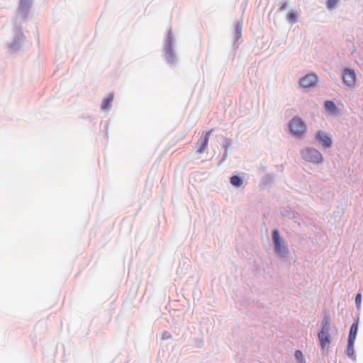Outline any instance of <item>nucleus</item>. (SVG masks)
Wrapping results in <instances>:
<instances>
[{
	"instance_id": "obj_17",
	"label": "nucleus",
	"mask_w": 363,
	"mask_h": 363,
	"mask_svg": "<svg viewBox=\"0 0 363 363\" xmlns=\"http://www.w3.org/2000/svg\"><path fill=\"white\" fill-rule=\"evenodd\" d=\"M337 2H338V0H328L327 8L329 10L334 9L335 7V6L337 5Z\"/></svg>"
},
{
	"instance_id": "obj_16",
	"label": "nucleus",
	"mask_w": 363,
	"mask_h": 363,
	"mask_svg": "<svg viewBox=\"0 0 363 363\" xmlns=\"http://www.w3.org/2000/svg\"><path fill=\"white\" fill-rule=\"evenodd\" d=\"M329 316L326 315L323 321L322 330H329Z\"/></svg>"
},
{
	"instance_id": "obj_1",
	"label": "nucleus",
	"mask_w": 363,
	"mask_h": 363,
	"mask_svg": "<svg viewBox=\"0 0 363 363\" xmlns=\"http://www.w3.org/2000/svg\"><path fill=\"white\" fill-rule=\"evenodd\" d=\"M289 130L294 136L301 138L306 132V125L298 117H294L289 124Z\"/></svg>"
},
{
	"instance_id": "obj_9",
	"label": "nucleus",
	"mask_w": 363,
	"mask_h": 363,
	"mask_svg": "<svg viewBox=\"0 0 363 363\" xmlns=\"http://www.w3.org/2000/svg\"><path fill=\"white\" fill-rule=\"evenodd\" d=\"M298 13L295 11H290L286 15V20L291 24H294L298 21Z\"/></svg>"
},
{
	"instance_id": "obj_10",
	"label": "nucleus",
	"mask_w": 363,
	"mask_h": 363,
	"mask_svg": "<svg viewBox=\"0 0 363 363\" xmlns=\"http://www.w3.org/2000/svg\"><path fill=\"white\" fill-rule=\"evenodd\" d=\"M357 328H358L357 322H356L352 325L350 330L348 341L352 342V341L355 340L357 333Z\"/></svg>"
},
{
	"instance_id": "obj_18",
	"label": "nucleus",
	"mask_w": 363,
	"mask_h": 363,
	"mask_svg": "<svg viewBox=\"0 0 363 363\" xmlns=\"http://www.w3.org/2000/svg\"><path fill=\"white\" fill-rule=\"evenodd\" d=\"M361 300H362V296L360 294H358L355 298V303H356L357 308L360 307Z\"/></svg>"
},
{
	"instance_id": "obj_4",
	"label": "nucleus",
	"mask_w": 363,
	"mask_h": 363,
	"mask_svg": "<svg viewBox=\"0 0 363 363\" xmlns=\"http://www.w3.org/2000/svg\"><path fill=\"white\" fill-rule=\"evenodd\" d=\"M318 79L315 74L309 73L300 79L299 84L304 88L314 86L317 84Z\"/></svg>"
},
{
	"instance_id": "obj_7",
	"label": "nucleus",
	"mask_w": 363,
	"mask_h": 363,
	"mask_svg": "<svg viewBox=\"0 0 363 363\" xmlns=\"http://www.w3.org/2000/svg\"><path fill=\"white\" fill-rule=\"evenodd\" d=\"M318 339L322 349L328 348L330 343L329 330H321L318 333Z\"/></svg>"
},
{
	"instance_id": "obj_6",
	"label": "nucleus",
	"mask_w": 363,
	"mask_h": 363,
	"mask_svg": "<svg viewBox=\"0 0 363 363\" xmlns=\"http://www.w3.org/2000/svg\"><path fill=\"white\" fill-rule=\"evenodd\" d=\"M342 80L344 83L351 87L354 86L356 82L355 72L352 69H345L342 72Z\"/></svg>"
},
{
	"instance_id": "obj_15",
	"label": "nucleus",
	"mask_w": 363,
	"mask_h": 363,
	"mask_svg": "<svg viewBox=\"0 0 363 363\" xmlns=\"http://www.w3.org/2000/svg\"><path fill=\"white\" fill-rule=\"evenodd\" d=\"M325 107L326 110L330 112H335L336 111V106L335 104L331 101H326L325 102Z\"/></svg>"
},
{
	"instance_id": "obj_20",
	"label": "nucleus",
	"mask_w": 363,
	"mask_h": 363,
	"mask_svg": "<svg viewBox=\"0 0 363 363\" xmlns=\"http://www.w3.org/2000/svg\"><path fill=\"white\" fill-rule=\"evenodd\" d=\"M287 8V3H284L280 8V11H284Z\"/></svg>"
},
{
	"instance_id": "obj_11",
	"label": "nucleus",
	"mask_w": 363,
	"mask_h": 363,
	"mask_svg": "<svg viewBox=\"0 0 363 363\" xmlns=\"http://www.w3.org/2000/svg\"><path fill=\"white\" fill-rule=\"evenodd\" d=\"M165 57L167 61L172 62L174 60V53L170 43L165 48Z\"/></svg>"
},
{
	"instance_id": "obj_8",
	"label": "nucleus",
	"mask_w": 363,
	"mask_h": 363,
	"mask_svg": "<svg viewBox=\"0 0 363 363\" xmlns=\"http://www.w3.org/2000/svg\"><path fill=\"white\" fill-rule=\"evenodd\" d=\"M316 139L321 143L322 146L329 147L331 146L330 138L325 135L323 132L319 131L317 133Z\"/></svg>"
},
{
	"instance_id": "obj_19",
	"label": "nucleus",
	"mask_w": 363,
	"mask_h": 363,
	"mask_svg": "<svg viewBox=\"0 0 363 363\" xmlns=\"http://www.w3.org/2000/svg\"><path fill=\"white\" fill-rule=\"evenodd\" d=\"M295 357H296V359H298L299 360H303V354H302L301 351H300V350L295 351Z\"/></svg>"
},
{
	"instance_id": "obj_14",
	"label": "nucleus",
	"mask_w": 363,
	"mask_h": 363,
	"mask_svg": "<svg viewBox=\"0 0 363 363\" xmlns=\"http://www.w3.org/2000/svg\"><path fill=\"white\" fill-rule=\"evenodd\" d=\"M230 184L235 186H240L242 184V179L240 177L234 175L230 178Z\"/></svg>"
},
{
	"instance_id": "obj_2",
	"label": "nucleus",
	"mask_w": 363,
	"mask_h": 363,
	"mask_svg": "<svg viewBox=\"0 0 363 363\" xmlns=\"http://www.w3.org/2000/svg\"><path fill=\"white\" fill-rule=\"evenodd\" d=\"M272 240L274 245V251L281 256H285L288 252V249L284 245V241L283 238L279 235L277 230H273Z\"/></svg>"
},
{
	"instance_id": "obj_5",
	"label": "nucleus",
	"mask_w": 363,
	"mask_h": 363,
	"mask_svg": "<svg viewBox=\"0 0 363 363\" xmlns=\"http://www.w3.org/2000/svg\"><path fill=\"white\" fill-rule=\"evenodd\" d=\"M212 131L213 130H211L208 132H206L205 133H203L201 138L197 142L196 147L197 148V152L199 154L203 153L207 149L209 138Z\"/></svg>"
},
{
	"instance_id": "obj_13",
	"label": "nucleus",
	"mask_w": 363,
	"mask_h": 363,
	"mask_svg": "<svg viewBox=\"0 0 363 363\" xmlns=\"http://www.w3.org/2000/svg\"><path fill=\"white\" fill-rule=\"evenodd\" d=\"M354 341H352V342L351 341H348V346H347V354L351 359H354L355 358L354 351Z\"/></svg>"
},
{
	"instance_id": "obj_3",
	"label": "nucleus",
	"mask_w": 363,
	"mask_h": 363,
	"mask_svg": "<svg viewBox=\"0 0 363 363\" xmlns=\"http://www.w3.org/2000/svg\"><path fill=\"white\" fill-rule=\"evenodd\" d=\"M302 157L307 162L319 163L323 157L320 152L315 149H307L302 152Z\"/></svg>"
},
{
	"instance_id": "obj_12",
	"label": "nucleus",
	"mask_w": 363,
	"mask_h": 363,
	"mask_svg": "<svg viewBox=\"0 0 363 363\" xmlns=\"http://www.w3.org/2000/svg\"><path fill=\"white\" fill-rule=\"evenodd\" d=\"M113 100V95L110 94L103 101L102 108L104 110H108L111 108V103Z\"/></svg>"
}]
</instances>
